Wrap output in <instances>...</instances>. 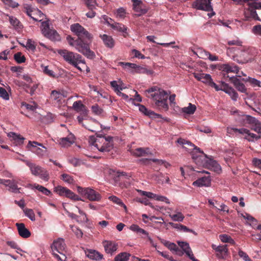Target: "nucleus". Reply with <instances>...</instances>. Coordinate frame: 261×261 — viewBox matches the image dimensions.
Masks as SVG:
<instances>
[{
	"instance_id": "7ed1b4c3",
	"label": "nucleus",
	"mask_w": 261,
	"mask_h": 261,
	"mask_svg": "<svg viewBox=\"0 0 261 261\" xmlns=\"http://www.w3.org/2000/svg\"><path fill=\"white\" fill-rule=\"evenodd\" d=\"M96 136L89 137L90 145L95 147L99 151L105 153L109 152L113 147V137L96 134Z\"/></svg>"
},
{
	"instance_id": "f8f14e48",
	"label": "nucleus",
	"mask_w": 261,
	"mask_h": 261,
	"mask_svg": "<svg viewBox=\"0 0 261 261\" xmlns=\"http://www.w3.org/2000/svg\"><path fill=\"white\" fill-rule=\"evenodd\" d=\"M129 229L137 233L142 239L148 241L152 247L156 248V244L153 241L149 233L145 230L141 228L137 224H132L130 225Z\"/></svg>"
},
{
	"instance_id": "0e129e2a",
	"label": "nucleus",
	"mask_w": 261,
	"mask_h": 261,
	"mask_svg": "<svg viewBox=\"0 0 261 261\" xmlns=\"http://www.w3.org/2000/svg\"><path fill=\"white\" fill-rule=\"evenodd\" d=\"M247 136L245 137V139H247L248 141H253L254 139L257 140L260 138L259 136H257L256 135L251 133L250 132L247 134Z\"/></svg>"
},
{
	"instance_id": "f704fd0d",
	"label": "nucleus",
	"mask_w": 261,
	"mask_h": 261,
	"mask_svg": "<svg viewBox=\"0 0 261 261\" xmlns=\"http://www.w3.org/2000/svg\"><path fill=\"white\" fill-rule=\"evenodd\" d=\"M8 136L12 138L16 145H20L23 143L24 138L15 133L10 132L8 134Z\"/></svg>"
},
{
	"instance_id": "39448f33",
	"label": "nucleus",
	"mask_w": 261,
	"mask_h": 261,
	"mask_svg": "<svg viewBox=\"0 0 261 261\" xmlns=\"http://www.w3.org/2000/svg\"><path fill=\"white\" fill-rule=\"evenodd\" d=\"M195 149L202 154V155L199 156H193V159L197 165L202 166L218 174L221 172V166L216 161L208 158L203 151L200 150L199 148L196 147Z\"/></svg>"
},
{
	"instance_id": "79ce46f5",
	"label": "nucleus",
	"mask_w": 261,
	"mask_h": 261,
	"mask_svg": "<svg viewBox=\"0 0 261 261\" xmlns=\"http://www.w3.org/2000/svg\"><path fill=\"white\" fill-rule=\"evenodd\" d=\"M196 109L195 105L192 104L191 103H189V106L186 107H184L182 109V112L191 115L194 113Z\"/></svg>"
},
{
	"instance_id": "ea45409f",
	"label": "nucleus",
	"mask_w": 261,
	"mask_h": 261,
	"mask_svg": "<svg viewBox=\"0 0 261 261\" xmlns=\"http://www.w3.org/2000/svg\"><path fill=\"white\" fill-rule=\"evenodd\" d=\"M9 19L11 24L13 25L16 30H19L22 28V25L16 17L11 16H9Z\"/></svg>"
},
{
	"instance_id": "dca6fc26",
	"label": "nucleus",
	"mask_w": 261,
	"mask_h": 261,
	"mask_svg": "<svg viewBox=\"0 0 261 261\" xmlns=\"http://www.w3.org/2000/svg\"><path fill=\"white\" fill-rule=\"evenodd\" d=\"M211 1L212 0H197L193 5L198 10L209 12L213 10Z\"/></svg>"
},
{
	"instance_id": "49530a36",
	"label": "nucleus",
	"mask_w": 261,
	"mask_h": 261,
	"mask_svg": "<svg viewBox=\"0 0 261 261\" xmlns=\"http://www.w3.org/2000/svg\"><path fill=\"white\" fill-rule=\"evenodd\" d=\"M14 59L19 64L24 63L26 60L25 57L21 52H17L15 54Z\"/></svg>"
},
{
	"instance_id": "5701e85b",
	"label": "nucleus",
	"mask_w": 261,
	"mask_h": 261,
	"mask_svg": "<svg viewBox=\"0 0 261 261\" xmlns=\"http://www.w3.org/2000/svg\"><path fill=\"white\" fill-rule=\"evenodd\" d=\"M224 77H229V81L232 83L235 86V87L238 90L242 92H245L246 90L245 85L242 83L240 80L237 79V77H235L234 76L230 77L228 75H226L225 74H224Z\"/></svg>"
},
{
	"instance_id": "6ab92c4d",
	"label": "nucleus",
	"mask_w": 261,
	"mask_h": 261,
	"mask_svg": "<svg viewBox=\"0 0 261 261\" xmlns=\"http://www.w3.org/2000/svg\"><path fill=\"white\" fill-rule=\"evenodd\" d=\"M102 244L105 251L107 253L112 254L118 249L117 244L111 241H104L102 242Z\"/></svg>"
},
{
	"instance_id": "09e8293b",
	"label": "nucleus",
	"mask_w": 261,
	"mask_h": 261,
	"mask_svg": "<svg viewBox=\"0 0 261 261\" xmlns=\"http://www.w3.org/2000/svg\"><path fill=\"white\" fill-rule=\"evenodd\" d=\"M226 85L227 84L224 82L221 81L220 86H218L212 81L210 86L214 88L216 91L222 90L224 91L223 88H224Z\"/></svg>"
},
{
	"instance_id": "2f4dec72",
	"label": "nucleus",
	"mask_w": 261,
	"mask_h": 261,
	"mask_svg": "<svg viewBox=\"0 0 261 261\" xmlns=\"http://www.w3.org/2000/svg\"><path fill=\"white\" fill-rule=\"evenodd\" d=\"M86 253L89 258L96 260H101L103 257L102 254L95 250H88Z\"/></svg>"
},
{
	"instance_id": "f257e3e1",
	"label": "nucleus",
	"mask_w": 261,
	"mask_h": 261,
	"mask_svg": "<svg viewBox=\"0 0 261 261\" xmlns=\"http://www.w3.org/2000/svg\"><path fill=\"white\" fill-rule=\"evenodd\" d=\"M71 31L78 38L74 40L70 36H67L66 39L69 44L83 54L87 58L92 59L95 54L90 48L89 43L92 39V35L79 23H74L70 26Z\"/></svg>"
},
{
	"instance_id": "680f3d73",
	"label": "nucleus",
	"mask_w": 261,
	"mask_h": 261,
	"mask_svg": "<svg viewBox=\"0 0 261 261\" xmlns=\"http://www.w3.org/2000/svg\"><path fill=\"white\" fill-rule=\"evenodd\" d=\"M42 69L43 70V72L46 74V75L52 77H55L56 75L54 73V72L48 68V66H44L42 67Z\"/></svg>"
},
{
	"instance_id": "72a5a7b5",
	"label": "nucleus",
	"mask_w": 261,
	"mask_h": 261,
	"mask_svg": "<svg viewBox=\"0 0 261 261\" xmlns=\"http://www.w3.org/2000/svg\"><path fill=\"white\" fill-rule=\"evenodd\" d=\"M108 199L114 204H117L120 207L123 208L125 211H127V207L126 205L123 202L122 200L116 196L112 195L108 197Z\"/></svg>"
},
{
	"instance_id": "bf43d9fd",
	"label": "nucleus",
	"mask_w": 261,
	"mask_h": 261,
	"mask_svg": "<svg viewBox=\"0 0 261 261\" xmlns=\"http://www.w3.org/2000/svg\"><path fill=\"white\" fill-rule=\"evenodd\" d=\"M85 4L88 7V9H95L96 2L95 0H84Z\"/></svg>"
},
{
	"instance_id": "603ef678",
	"label": "nucleus",
	"mask_w": 261,
	"mask_h": 261,
	"mask_svg": "<svg viewBox=\"0 0 261 261\" xmlns=\"http://www.w3.org/2000/svg\"><path fill=\"white\" fill-rule=\"evenodd\" d=\"M120 64L124 66V67L126 69H134L137 72L138 66L134 63H131L128 62H120Z\"/></svg>"
},
{
	"instance_id": "b1692460",
	"label": "nucleus",
	"mask_w": 261,
	"mask_h": 261,
	"mask_svg": "<svg viewBox=\"0 0 261 261\" xmlns=\"http://www.w3.org/2000/svg\"><path fill=\"white\" fill-rule=\"evenodd\" d=\"M18 233L23 238H28L31 236L30 231L25 227L23 223H17L16 224Z\"/></svg>"
},
{
	"instance_id": "774afa93",
	"label": "nucleus",
	"mask_w": 261,
	"mask_h": 261,
	"mask_svg": "<svg viewBox=\"0 0 261 261\" xmlns=\"http://www.w3.org/2000/svg\"><path fill=\"white\" fill-rule=\"evenodd\" d=\"M238 254L239 256L242 258L245 261H252L247 254L241 250H239Z\"/></svg>"
},
{
	"instance_id": "7c9ffc66",
	"label": "nucleus",
	"mask_w": 261,
	"mask_h": 261,
	"mask_svg": "<svg viewBox=\"0 0 261 261\" xmlns=\"http://www.w3.org/2000/svg\"><path fill=\"white\" fill-rule=\"evenodd\" d=\"M5 88L0 87V97L5 100H8L10 99V94H11V88L7 85Z\"/></svg>"
},
{
	"instance_id": "393cba45",
	"label": "nucleus",
	"mask_w": 261,
	"mask_h": 261,
	"mask_svg": "<svg viewBox=\"0 0 261 261\" xmlns=\"http://www.w3.org/2000/svg\"><path fill=\"white\" fill-rule=\"evenodd\" d=\"M139 107V111L146 116H149L150 118H162V116L160 114H156L153 111L147 109L143 105H140Z\"/></svg>"
},
{
	"instance_id": "412c9836",
	"label": "nucleus",
	"mask_w": 261,
	"mask_h": 261,
	"mask_svg": "<svg viewBox=\"0 0 261 261\" xmlns=\"http://www.w3.org/2000/svg\"><path fill=\"white\" fill-rule=\"evenodd\" d=\"M193 74L194 77L198 81L208 84L209 86L213 81L211 76L208 74L194 73Z\"/></svg>"
},
{
	"instance_id": "f3484780",
	"label": "nucleus",
	"mask_w": 261,
	"mask_h": 261,
	"mask_svg": "<svg viewBox=\"0 0 261 261\" xmlns=\"http://www.w3.org/2000/svg\"><path fill=\"white\" fill-rule=\"evenodd\" d=\"M28 147H30V150L38 155H43L46 152V148L42 144L37 142L29 141Z\"/></svg>"
},
{
	"instance_id": "a18cd8bd",
	"label": "nucleus",
	"mask_w": 261,
	"mask_h": 261,
	"mask_svg": "<svg viewBox=\"0 0 261 261\" xmlns=\"http://www.w3.org/2000/svg\"><path fill=\"white\" fill-rule=\"evenodd\" d=\"M219 239L223 242L229 243L232 245L235 244L234 241L229 236L226 234H220Z\"/></svg>"
},
{
	"instance_id": "c9c22d12",
	"label": "nucleus",
	"mask_w": 261,
	"mask_h": 261,
	"mask_svg": "<svg viewBox=\"0 0 261 261\" xmlns=\"http://www.w3.org/2000/svg\"><path fill=\"white\" fill-rule=\"evenodd\" d=\"M69 216L72 218L75 219L79 223L86 222L88 220V218L86 213H79V215H77L74 213H69Z\"/></svg>"
},
{
	"instance_id": "58836bf2",
	"label": "nucleus",
	"mask_w": 261,
	"mask_h": 261,
	"mask_svg": "<svg viewBox=\"0 0 261 261\" xmlns=\"http://www.w3.org/2000/svg\"><path fill=\"white\" fill-rule=\"evenodd\" d=\"M245 15L247 20H249L250 18H252L255 20H260L254 8L249 9L248 12L245 13Z\"/></svg>"
},
{
	"instance_id": "9d476101",
	"label": "nucleus",
	"mask_w": 261,
	"mask_h": 261,
	"mask_svg": "<svg viewBox=\"0 0 261 261\" xmlns=\"http://www.w3.org/2000/svg\"><path fill=\"white\" fill-rule=\"evenodd\" d=\"M26 164L30 168L33 175L39 176L44 180H48L49 175L46 170L38 165H36V164L29 162H27Z\"/></svg>"
},
{
	"instance_id": "8fccbe9b",
	"label": "nucleus",
	"mask_w": 261,
	"mask_h": 261,
	"mask_svg": "<svg viewBox=\"0 0 261 261\" xmlns=\"http://www.w3.org/2000/svg\"><path fill=\"white\" fill-rule=\"evenodd\" d=\"M170 216L173 221H182L184 217L182 213H170Z\"/></svg>"
},
{
	"instance_id": "c756f323",
	"label": "nucleus",
	"mask_w": 261,
	"mask_h": 261,
	"mask_svg": "<svg viewBox=\"0 0 261 261\" xmlns=\"http://www.w3.org/2000/svg\"><path fill=\"white\" fill-rule=\"evenodd\" d=\"M74 142V137L73 135L70 134L67 137L62 138L60 139V144L63 147H68Z\"/></svg>"
},
{
	"instance_id": "13d9d810",
	"label": "nucleus",
	"mask_w": 261,
	"mask_h": 261,
	"mask_svg": "<svg viewBox=\"0 0 261 261\" xmlns=\"http://www.w3.org/2000/svg\"><path fill=\"white\" fill-rule=\"evenodd\" d=\"M61 179L68 184H72L73 182V179L72 177L70 175L65 173L61 175Z\"/></svg>"
},
{
	"instance_id": "1a4fd4ad",
	"label": "nucleus",
	"mask_w": 261,
	"mask_h": 261,
	"mask_svg": "<svg viewBox=\"0 0 261 261\" xmlns=\"http://www.w3.org/2000/svg\"><path fill=\"white\" fill-rule=\"evenodd\" d=\"M41 31L42 34L46 37L53 41H59L60 37L57 32L55 30L50 29L49 24L47 21H43L41 23Z\"/></svg>"
},
{
	"instance_id": "cd10ccee",
	"label": "nucleus",
	"mask_w": 261,
	"mask_h": 261,
	"mask_svg": "<svg viewBox=\"0 0 261 261\" xmlns=\"http://www.w3.org/2000/svg\"><path fill=\"white\" fill-rule=\"evenodd\" d=\"M208 202L213 207H215L216 210H218L223 212H229L228 207L223 203H220L217 201H213L212 200H209Z\"/></svg>"
},
{
	"instance_id": "f03ea898",
	"label": "nucleus",
	"mask_w": 261,
	"mask_h": 261,
	"mask_svg": "<svg viewBox=\"0 0 261 261\" xmlns=\"http://www.w3.org/2000/svg\"><path fill=\"white\" fill-rule=\"evenodd\" d=\"M145 93L147 97L154 100L155 106L160 110L167 111L168 110V94L165 91L157 87H153L145 90Z\"/></svg>"
},
{
	"instance_id": "bb28decb",
	"label": "nucleus",
	"mask_w": 261,
	"mask_h": 261,
	"mask_svg": "<svg viewBox=\"0 0 261 261\" xmlns=\"http://www.w3.org/2000/svg\"><path fill=\"white\" fill-rule=\"evenodd\" d=\"M111 26L113 29L122 32L124 37H126L128 36V33L127 32V28L124 24L118 22H114L111 24Z\"/></svg>"
},
{
	"instance_id": "338daca9",
	"label": "nucleus",
	"mask_w": 261,
	"mask_h": 261,
	"mask_svg": "<svg viewBox=\"0 0 261 261\" xmlns=\"http://www.w3.org/2000/svg\"><path fill=\"white\" fill-rule=\"evenodd\" d=\"M111 86L114 88L115 92L117 94V92H120L122 90V88H121V86L117 84V81H113L111 82Z\"/></svg>"
},
{
	"instance_id": "69168bd1",
	"label": "nucleus",
	"mask_w": 261,
	"mask_h": 261,
	"mask_svg": "<svg viewBox=\"0 0 261 261\" xmlns=\"http://www.w3.org/2000/svg\"><path fill=\"white\" fill-rule=\"evenodd\" d=\"M5 5H7L12 8H16L18 6V4L14 2L13 0H1Z\"/></svg>"
},
{
	"instance_id": "c85d7f7f",
	"label": "nucleus",
	"mask_w": 261,
	"mask_h": 261,
	"mask_svg": "<svg viewBox=\"0 0 261 261\" xmlns=\"http://www.w3.org/2000/svg\"><path fill=\"white\" fill-rule=\"evenodd\" d=\"M100 37L107 47L112 48L114 46L115 41L111 36L103 34L100 35Z\"/></svg>"
},
{
	"instance_id": "e433bc0d",
	"label": "nucleus",
	"mask_w": 261,
	"mask_h": 261,
	"mask_svg": "<svg viewBox=\"0 0 261 261\" xmlns=\"http://www.w3.org/2000/svg\"><path fill=\"white\" fill-rule=\"evenodd\" d=\"M148 148H138L132 151V153L136 156H145L148 154Z\"/></svg>"
},
{
	"instance_id": "864d4df0",
	"label": "nucleus",
	"mask_w": 261,
	"mask_h": 261,
	"mask_svg": "<svg viewBox=\"0 0 261 261\" xmlns=\"http://www.w3.org/2000/svg\"><path fill=\"white\" fill-rule=\"evenodd\" d=\"M91 110L94 114L97 115L102 114L103 112V110L97 104L92 106Z\"/></svg>"
},
{
	"instance_id": "de8ad7c7",
	"label": "nucleus",
	"mask_w": 261,
	"mask_h": 261,
	"mask_svg": "<svg viewBox=\"0 0 261 261\" xmlns=\"http://www.w3.org/2000/svg\"><path fill=\"white\" fill-rule=\"evenodd\" d=\"M153 177L154 178V179L158 184H163L164 183L165 175H164L162 173L159 172L158 171L157 173L153 176Z\"/></svg>"
},
{
	"instance_id": "3c124183",
	"label": "nucleus",
	"mask_w": 261,
	"mask_h": 261,
	"mask_svg": "<svg viewBox=\"0 0 261 261\" xmlns=\"http://www.w3.org/2000/svg\"><path fill=\"white\" fill-rule=\"evenodd\" d=\"M174 227H176V228H178L181 229V230H182L183 231L192 232L195 235L197 234V233L194 230L188 228L187 226H184L183 225L178 224H174Z\"/></svg>"
},
{
	"instance_id": "5fc2aeb1",
	"label": "nucleus",
	"mask_w": 261,
	"mask_h": 261,
	"mask_svg": "<svg viewBox=\"0 0 261 261\" xmlns=\"http://www.w3.org/2000/svg\"><path fill=\"white\" fill-rule=\"evenodd\" d=\"M36 44L35 42L32 39H28L26 44V47L32 51H34L36 49Z\"/></svg>"
},
{
	"instance_id": "0eeeda50",
	"label": "nucleus",
	"mask_w": 261,
	"mask_h": 261,
	"mask_svg": "<svg viewBox=\"0 0 261 261\" xmlns=\"http://www.w3.org/2000/svg\"><path fill=\"white\" fill-rule=\"evenodd\" d=\"M58 53L62 56L64 59L68 63L80 69L77 65L82 62L81 55L66 49H59L58 50Z\"/></svg>"
},
{
	"instance_id": "a211bd4d",
	"label": "nucleus",
	"mask_w": 261,
	"mask_h": 261,
	"mask_svg": "<svg viewBox=\"0 0 261 261\" xmlns=\"http://www.w3.org/2000/svg\"><path fill=\"white\" fill-rule=\"evenodd\" d=\"M178 245L180 247V248L186 254L187 256H188L190 259L193 261H199L194 257L188 243L184 242H178Z\"/></svg>"
},
{
	"instance_id": "9b49d317",
	"label": "nucleus",
	"mask_w": 261,
	"mask_h": 261,
	"mask_svg": "<svg viewBox=\"0 0 261 261\" xmlns=\"http://www.w3.org/2000/svg\"><path fill=\"white\" fill-rule=\"evenodd\" d=\"M77 192L91 201H99L101 198L100 194L91 188L77 187Z\"/></svg>"
},
{
	"instance_id": "2eb2a0df",
	"label": "nucleus",
	"mask_w": 261,
	"mask_h": 261,
	"mask_svg": "<svg viewBox=\"0 0 261 261\" xmlns=\"http://www.w3.org/2000/svg\"><path fill=\"white\" fill-rule=\"evenodd\" d=\"M0 184H3L7 187H9V190L15 193H20L17 184H18V180L16 179H13L12 180L5 179L0 178Z\"/></svg>"
},
{
	"instance_id": "052dcab7",
	"label": "nucleus",
	"mask_w": 261,
	"mask_h": 261,
	"mask_svg": "<svg viewBox=\"0 0 261 261\" xmlns=\"http://www.w3.org/2000/svg\"><path fill=\"white\" fill-rule=\"evenodd\" d=\"M218 248L217 252L219 253L221 256L226 254L228 251L227 245L218 246Z\"/></svg>"
},
{
	"instance_id": "a19ab883",
	"label": "nucleus",
	"mask_w": 261,
	"mask_h": 261,
	"mask_svg": "<svg viewBox=\"0 0 261 261\" xmlns=\"http://www.w3.org/2000/svg\"><path fill=\"white\" fill-rule=\"evenodd\" d=\"M142 202L144 203L146 205H148L152 209L153 211H156L160 212H161V211L164 210L166 211V208L164 207L163 206L161 207L158 205L154 206L147 199H143Z\"/></svg>"
},
{
	"instance_id": "ddd939ff",
	"label": "nucleus",
	"mask_w": 261,
	"mask_h": 261,
	"mask_svg": "<svg viewBox=\"0 0 261 261\" xmlns=\"http://www.w3.org/2000/svg\"><path fill=\"white\" fill-rule=\"evenodd\" d=\"M54 192L57 193L60 196H65L66 197L73 201H79L81 200L79 196L74 194L70 190L61 186H58L55 187L54 188Z\"/></svg>"
},
{
	"instance_id": "4d7b16f0",
	"label": "nucleus",
	"mask_w": 261,
	"mask_h": 261,
	"mask_svg": "<svg viewBox=\"0 0 261 261\" xmlns=\"http://www.w3.org/2000/svg\"><path fill=\"white\" fill-rule=\"evenodd\" d=\"M137 73H146L148 75H151L153 73V71L151 70L147 69L146 68L138 66Z\"/></svg>"
},
{
	"instance_id": "4c0bfd02",
	"label": "nucleus",
	"mask_w": 261,
	"mask_h": 261,
	"mask_svg": "<svg viewBox=\"0 0 261 261\" xmlns=\"http://www.w3.org/2000/svg\"><path fill=\"white\" fill-rule=\"evenodd\" d=\"M223 89L224 91L226 93L228 94L233 100H237L238 97V94L232 88L229 87L227 84V85H225V87L223 88Z\"/></svg>"
},
{
	"instance_id": "4468645a",
	"label": "nucleus",
	"mask_w": 261,
	"mask_h": 261,
	"mask_svg": "<svg viewBox=\"0 0 261 261\" xmlns=\"http://www.w3.org/2000/svg\"><path fill=\"white\" fill-rule=\"evenodd\" d=\"M246 123L249 124L251 129L258 134H261V123L255 117L249 115L245 117Z\"/></svg>"
},
{
	"instance_id": "423d86ee",
	"label": "nucleus",
	"mask_w": 261,
	"mask_h": 261,
	"mask_svg": "<svg viewBox=\"0 0 261 261\" xmlns=\"http://www.w3.org/2000/svg\"><path fill=\"white\" fill-rule=\"evenodd\" d=\"M51 248L53 254L56 258L60 261H65L66 259L65 254L66 245L63 239L58 238L57 240H55L51 246Z\"/></svg>"
},
{
	"instance_id": "e2e57ef3",
	"label": "nucleus",
	"mask_w": 261,
	"mask_h": 261,
	"mask_svg": "<svg viewBox=\"0 0 261 261\" xmlns=\"http://www.w3.org/2000/svg\"><path fill=\"white\" fill-rule=\"evenodd\" d=\"M243 80L248 81L253 86H260V82L255 79L248 77L246 80L243 79Z\"/></svg>"
},
{
	"instance_id": "c03bdc74",
	"label": "nucleus",
	"mask_w": 261,
	"mask_h": 261,
	"mask_svg": "<svg viewBox=\"0 0 261 261\" xmlns=\"http://www.w3.org/2000/svg\"><path fill=\"white\" fill-rule=\"evenodd\" d=\"M33 187L34 189L38 190L39 191L46 196H48L51 194V192L49 190L42 186L38 184H34Z\"/></svg>"
},
{
	"instance_id": "aec40b11",
	"label": "nucleus",
	"mask_w": 261,
	"mask_h": 261,
	"mask_svg": "<svg viewBox=\"0 0 261 261\" xmlns=\"http://www.w3.org/2000/svg\"><path fill=\"white\" fill-rule=\"evenodd\" d=\"M219 70L222 72H225L226 73L233 72L239 74V67L233 63L222 64L220 66Z\"/></svg>"
},
{
	"instance_id": "a878e982",
	"label": "nucleus",
	"mask_w": 261,
	"mask_h": 261,
	"mask_svg": "<svg viewBox=\"0 0 261 261\" xmlns=\"http://www.w3.org/2000/svg\"><path fill=\"white\" fill-rule=\"evenodd\" d=\"M211 180L209 176H204L194 181L193 185L197 187H208L211 184Z\"/></svg>"
},
{
	"instance_id": "37998d69",
	"label": "nucleus",
	"mask_w": 261,
	"mask_h": 261,
	"mask_svg": "<svg viewBox=\"0 0 261 261\" xmlns=\"http://www.w3.org/2000/svg\"><path fill=\"white\" fill-rule=\"evenodd\" d=\"M130 255L126 252L118 254L114 258V261H128Z\"/></svg>"
},
{
	"instance_id": "20e7f679",
	"label": "nucleus",
	"mask_w": 261,
	"mask_h": 261,
	"mask_svg": "<svg viewBox=\"0 0 261 261\" xmlns=\"http://www.w3.org/2000/svg\"><path fill=\"white\" fill-rule=\"evenodd\" d=\"M236 52V55L233 56L234 61L240 64H244L250 61L256 55V51L253 47H245L239 49L236 47H231L227 49V53Z\"/></svg>"
},
{
	"instance_id": "6e6d98bb",
	"label": "nucleus",
	"mask_w": 261,
	"mask_h": 261,
	"mask_svg": "<svg viewBox=\"0 0 261 261\" xmlns=\"http://www.w3.org/2000/svg\"><path fill=\"white\" fill-rule=\"evenodd\" d=\"M50 98L53 100L60 101L62 98V94L57 91H53L50 95Z\"/></svg>"
},
{
	"instance_id": "6e6552de",
	"label": "nucleus",
	"mask_w": 261,
	"mask_h": 261,
	"mask_svg": "<svg viewBox=\"0 0 261 261\" xmlns=\"http://www.w3.org/2000/svg\"><path fill=\"white\" fill-rule=\"evenodd\" d=\"M77 119L80 124L92 132H96L98 126L100 125L98 121L94 119L89 118L87 115L86 117L79 116Z\"/></svg>"
},
{
	"instance_id": "4be33fe9",
	"label": "nucleus",
	"mask_w": 261,
	"mask_h": 261,
	"mask_svg": "<svg viewBox=\"0 0 261 261\" xmlns=\"http://www.w3.org/2000/svg\"><path fill=\"white\" fill-rule=\"evenodd\" d=\"M72 107L75 111L82 113L80 116L86 117V115H87V110L86 107L82 103L81 100L74 102Z\"/></svg>"
},
{
	"instance_id": "473e14b6",
	"label": "nucleus",
	"mask_w": 261,
	"mask_h": 261,
	"mask_svg": "<svg viewBox=\"0 0 261 261\" xmlns=\"http://www.w3.org/2000/svg\"><path fill=\"white\" fill-rule=\"evenodd\" d=\"M151 161L152 162L156 163L158 165H163L166 168H168V166H170V164L166 162L165 161L162 160H159L156 159H150L148 160L147 159H142L140 160L141 162H142L144 164L148 165L149 163V162Z\"/></svg>"
}]
</instances>
